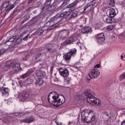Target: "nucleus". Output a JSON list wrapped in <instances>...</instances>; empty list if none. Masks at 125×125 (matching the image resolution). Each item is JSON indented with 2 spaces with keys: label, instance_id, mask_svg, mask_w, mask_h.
I'll return each mask as SVG.
<instances>
[{
  "label": "nucleus",
  "instance_id": "1",
  "mask_svg": "<svg viewBox=\"0 0 125 125\" xmlns=\"http://www.w3.org/2000/svg\"><path fill=\"white\" fill-rule=\"evenodd\" d=\"M79 2V0H76L74 2L67 6V7L69 8L68 11L63 12L60 15L58 14L55 17L51 18L49 21L50 23H54V24L50 25V28L54 29V28L58 27V26H59V23L58 22H60V20H61V18H65L66 19L68 15L70 14V12H72V11H74V10L76 9V6Z\"/></svg>",
  "mask_w": 125,
  "mask_h": 125
},
{
  "label": "nucleus",
  "instance_id": "2",
  "mask_svg": "<svg viewBox=\"0 0 125 125\" xmlns=\"http://www.w3.org/2000/svg\"><path fill=\"white\" fill-rule=\"evenodd\" d=\"M52 93H50L48 96V102L52 106L58 107L65 103V97L62 95L61 98H59V95L51 96Z\"/></svg>",
  "mask_w": 125,
  "mask_h": 125
},
{
  "label": "nucleus",
  "instance_id": "3",
  "mask_svg": "<svg viewBox=\"0 0 125 125\" xmlns=\"http://www.w3.org/2000/svg\"><path fill=\"white\" fill-rule=\"evenodd\" d=\"M84 94L87 97L86 101L88 103H90L92 105L96 106H99V105H101V101H100V100L95 98L91 95V91L90 89L86 90L84 92Z\"/></svg>",
  "mask_w": 125,
  "mask_h": 125
},
{
  "label": "nucleus",
  "instance_id": "4",
  "mask_svg": "<svg viewBox=\"0 0 125 125\" xmlns=\"http://www.w3.org/2000/svg\"><path fill=\"white\" fill-rule=\"evenodd\" d=\"M35 78L36 79L35 82L36 86H41L43 83V79H44L43 73L40 71H37Z\"/></svg>",
  "mask_w": 125,
  "mask_h": 125
},
{
  "label": "nucleus",
  "instance_id": "5",
  "mask_svg": "<svg viewBox=\"0 0 125 125\" xmlns=\"http://www.w3.org/2000/svg\"><path fill=\"white\" fill-rule=\"evenodd\" d=\"M76 54H77V49H71L67 53L63 55V59L66 60V61H69L71 60V58H72V57H75L76 56Z\"/></svg>",
  "mask_w": 125,
  "mask_h": 125
},
{
  "label": "nucleus",
  "instance_id": "6",
  "mask_svg": "<svg viewBox=\"0 0 125 125\" xmlns=\"http://www.w3.org/2000/svg\"><path fill=\"white\" fill-rule=\"evenodd\" d=\"M6 67H12L15 71H19L21 69L20 63L12 62L10 61H8L6 63Z\"/></svg>",
  "mask_w": 125,
  "mask_h": 125
},
{
  "label": "nucleus",
  "instance_id": "7",
  "mask_svg": "<svg viewBox=\"0 0 125 125\" xmlns=\"http://www.w3.org/2000/svg\"><path fill=\"white\" fill-rule=\"evenodd\" d=\"M88 76L90 79H96L100 76V71L97 69H92L89 71Z\"/></svg>",
  "mask_w": 125,
  "mask_h": 125
},
{
  "label": "nucleus",
  "instance_id": "8",
  "mask_svg": "<svg viewBox=\"0 0 125 125\" xmlns=\"http://www.w3.org/2000/svg\"><path fill=\"white\" fill-rule=\"evenodd\" d=\"M93 112L90 110V109H84L81 113L82 119H85L88 116L92 115Z\"/></svg>",
  "mask_w": 125,
  "mask_h": 125
},
{
  "label": "nucleus",
  "instance_id": "9",
  "mask_svg": "<svg viewBox=\"0 0 125 125\" xmlns=\"http://www.w3.org/2000/svg\"><path fill=\"white\" fill-rule=\"evenodd\" d=\"M59 72L60 75L65 78V77H68L69 76V71L67 68L65 67H61L59 69Z\"/></svg>",
  "mask_w": 125,
  "mask_h": 125
},
{
  "label": "nucleus",
  "instance_id": "10",
  "mask_svg": "<svg viewBox=\"0 0 125 125\" xmlns=\"http://www.w3.org/2000/svg\"><path fill=\"white\" fill-rule=\"evenodd\" d=\"M83 122L89 124L90 123H93L95 121V115L93 113L92 114H90L88 117H86L85 119H82Z\"/></svg>",
  "mask_w": 125,
  "mask_h": 125
},
{
  "label": "nucleus",
  "instance_id": "11",
  "mask_svg": "<svg viewBox=\"0 0 125 125\" xmlns=\"http://www.w3.org/2000/svg\"><path fill=\"white\" fill-rule=\"evenodd\" d=\"M45 47L48 52H57V49L53 44H47Z\"/></svg>",
  "mask_w": 125,
  "mask_h": 125
},
{
  "label": "nucleus",
  "instance_id": "12",
  "mask_svg": "<svg viewBox=\"0 0 125 125\" xmlns=\"http://www.w3.org/2000/svg\"><path fill=\"white\" fill-rule=\"evenodd\" d=\"M74 42H75V38L73 37H70L61 44V46H66L68 44H71Z\"/></svg>",
  "mask_w": 125,
  "mask_h": 125
},
{
  "label": "nucleus",
  "instance_id": "13",
  "mask_svg": "<svg viewBox=\"0 0 125 125\" xmlns=\"http://www.w3.org/2000/svg\"><path fill=\"white\" fill-rule=\"evenodd\" d=\"M0 93L2 94V96H8L9 95V89L7 87H0Z\"/></svg>",
  "mask_w": 125,
  "mask_h": 125
},
{
  "label": "nucleus",
  "instance_id": "14",
  "mask_svg": "<svg viewBox=\"0 0 125 125\" xmlns=\"http://www.w3.org/2000/svg\"><path fill=\"white\" fill-rule=\"evenodd\" d=\"M98 43L101 44V43H103L105 41V36H104V33H100L99 34L96 38Z\"/></svg>",
  "mask_w": 125,
  "mask_h": 125
},
{
  "label": "nucleus",
  "instance_id": "15",
  "mask_svg": "<svg viewBox=\"0 0 125 125\" xmlns=\"http://www.w3.org/2000/svg\"><path fill=\"white\" fill-rule=\"evenodd\" d=\"M30 94H32V90H28L26 92H23L21 94V96L23 99H26V98H28L30 96Z\"/></svg>",
  "mask_w": 125,
  "mask_h": 125
},
{
  "label": "nucleus",
  "instance_id": "16",
  "mask_svg": "<svg viewBox=\"0 0 125 125\" xmlns=\"http://www.w3.org/2000/svg\"><path fill=\"white\" fill-rule=\"evenodd\" d=\"M113 18L111 17H104V21L107 24H111L112 23H114V21L113 20Z\"/></svg>",
  "mask_w": 125,
  "mask_h": 125
},
{
  "label": "nucleus",
  "instance_id": "17",
  "mask_svg": "<svg viewBox=\"0 0 125 125\" xmlns=\"http://www.w3.org/2000/svg\"><path fill=\"white\" fill-rule=\"evenodd\" d=\"M69 34H70L69 30H64L61 32V38L66 39L69 37Z\"/></svg>",
  "mask_w": 125,
  "mask_h": 125
},
{
  "label": "nucleus",
  "instance_id": "18",
  "mask_svg": "<svg viewBox=\"0 0 125 125\" xmlns=\"http://www.w3.org/2000/svg\"><path fill=\"white\" fill-rule=\"evenodd\" d=\"M34 117L30 116L22 120V123H31L34 122Z\"/></svg>",
  "mask_w": 125,
  "mask_h": 125
},
{
  "label": "nucleus",
  "instance_id": "19",
  "mask_svg": "<svg viewBox=\"0 0 125 125\" xmlns=\"http://www.w3.org/2000/svg\"><path fill=\"white\" fill-rule=\"evenodd\" d=\"M91 31V27L89 26L84 27L82 29V33L83 34H86L89 33Z\"/></svg>",
  "mask_w": 125,
  "mask_h": 125
},
{
  "label": "nucleus",
  "instance_id": "20",
  "mask_svg": "<svg viewBox=\"0 0 125 125\" xmlns=\"http://www.w3.org/2000/svg\"><path fill=\"white\" fill-rule=\"evenodd\" d=\"M9 1H4L1 5V8L2 9H3V8H7L8 6H9Z\"/></svg>",
  "mask_w": 125,
  "mask_h": 125
},
{
  "label": "nucleus",
  "instance_id": "21",
  "mask_svg": "<svg viewBox=\"0 0 125 125\" xmlns=\"http://www.w3.org/2000/svg\"><path fill=\"white\" fill-rule=\"evenodd\" d=\"M92 5H86L85 7L84 8V10L83 11V13H86L88 11L91 10V9L93 8Z\"/></svg>",
  "mask_w": 125,
  "mask_h": 125
},
{
  "label": "nucleus",
  "instance_id": "22",
  "mask_svg": "<svg viewBox=\"0 0 125 125\" xmlns=\"http://www.w3.org/2000/svg\"><path fill=\"white\" fill-rule=\"evenodd\" d=\"M116 15V11H115V9L114 8H110L109 9V16L114 18Z\"/></svg>",
  "mask_w": 125,
  "mask_h": 125
},
{
  "label": "nucleus",
  "instance_id": "23",
  "mask_svg": "<svg viewBox=\"0 0 125 125\" xmlns=\"http://www.w3.org/2000/svg\"><path fill=\"white\" fill-rule=\"evenodd\" d=\"M15 4L13 3L12 4H11L9 8H8L7 9H6L5 11V15H6L7 14H8V13L9 12V11H10V10H11V9H13V8H14V5Z\"/></svg>",
  "mask_w": 125,
  "mask_h": 125
},
{
  "label": "nucleus",
  "instance_id": "24",
  "mask_svg": "<svg viewBox=\"0 0 125 125\" xmlns=\"http://www.w3.org/2000/svg\"><path fill=\"white\" fill-rule=\"evenodd\" d=\"M43 32H44V30L40 28L36 31V34L37 36H41V35L42 34Z\"/></svg>",
  "mask_w": 125,
  "mask_h": 125
},
{
  "label": "nucleus",
  "instance_id": "25",
  "mask_svg": "<svg viewBox=\"0 0 125 125\" xmlns=\"http://www.w3.org/2000/svg\"><path fill=\"white\" fill-rule=\"evenodd\" d=\"M115 3H116L115 0H110L108 3V7H113V6H115Z\"/></svg>",
  "mask_w": 125,
  "mask_h": 125
},
{
  "label": "nucleus",
  "instance_id": "26",
  "mask_svg": "<svg viewBox=\"0 0 125 125\" xmlns=\"http://www.w3.org/2000/svg\"><path fill=\"white\" fill-rule=\"evenodd\" d=\"M119 81H124V80H125V72L119 76Z\"/></svg>",
  "mask_w": 125,
  "mask_h": 125
},
{
  "label": "nucleus",
  "instance_id": "27",
  "mask_svg": "<svg viewBox=\"0 0 125 125\" xmlns=\"http://www.w3.org/2000/svg\"><path fill=\"white\" fill-rule=\"evenodd\" d=\"M29 76H30V73L29 72H27L26 73H25L23 75H22L21 76V79H25L26 78H28V77H29Z\"/></svg>",
  "mask_w": 125,
  "mask_h": 125
},
{
  "label": "nucleus",
  "instance_id": "28",
  "mask_svg": "<svg viewBox=\"0 0 125 125\" xmlns=\"http://www.w3.org/2000/svg\"><path fill=\"white\" fill-rule=\"evenodd\" d=\"M114 29V25H109L106 27V30L107 31H112Z\"/></svg>",
  "mask_w": 125,
  "mask_h": 125
},
{
  "label": "nucleus",
  "instance_id": "29",
  "mask_svg": "<svg viewBox=\"0 0 125 125\" xmlns=\"http://www.w3.org/2000/svg\"><path fill=\"white\" fill-rule=\"evenodd\" d=\"M16 39V36H13L12 38H9L8 42H7L6 43H7V42H14Z\"/></svg>",
  "mask_w": 125,
  "mask_h": 125
},
{
  "label": "nucleus",
  "instance_id": "30",
  "mask_svg": "<svg viewBox=\"0 0 125 125\" xmlns=\"http://www.w3.org/2000/svg\"><path fill=\"white\" fill-rule=\"evenodd\" d=\"M41 55H42V54L41 53H39L37 55H36V56L35 57V60H36V62H39V61H40V56H41Z\"/></svg>",
  "mask_w": 125,
  "mask_h": 125
},
{
  "label": "nucleus",
  "instance_id": "31",
  "mask_svg": "<svg viewBox=\"0 0 125 125\" xmlns=\"http://www.w3.org/2000/svg\"><path fill=\"white\" fill-rule=\"evenodd\" d=\"M47 8H48V5L44 4V5L42 7V11H47Z\"/></svg>",
  "mask_w": 125,
  "mask_h": 125
},
{
  "label": "nucleus",
  "instance_id": "32",
  "mask_svg": "<svg viewBox=\"0 0 125 125\" xmlns=\"http://www.w3.org/2000/svg\"><path fill=\"white\" fill-rule=\"evenodd\" d=\"M71 81V78H66L65 79V80H64V83H65L66 84H69V83H70Z\"/></svg>",
  "mask_w": 125,
  "mask_h": 125
},
{
  "label": "nucleus",
  "instance_id": "33",
  "mask_svg": "<svg viewBox=\"0 0 125 125\" xmlns=\"http://www.w3.org/2000/svg\"><path fill=\"white\" fill-rule=\"evenodd\" d=\"M97 4V2L96 0H93L91 2L90 5H92V7L96 6V4Z\"/></svg>",
  "mask_w": 125,
  "mask_h": 125
},
{
  "label": "nucleus",
  "instance_id": "34",
  "mask_svg": "<svg viewBox=\"0 0 125 125\" xmlns=\"http://www.w3.org/2000/svg\"><path fill=\"white\" fill-rule=\"evenodd\" d=\"M55 7L53 5H51V6H48L47 9V11H52V10H53V9H54Z\"/></svg>",
  "mask_w": 125,
  "mask_h": 125
},
{
  "label": "nucleus",
  "instance_id": "35",
  "mask_svg": "<svg viewBox=\"0 0 125 125\" xmlns=\"http://www.w3.org/2000/svg\"><path fill=\"white\" fill-rule=\"evenodd\" d=\"M13 115H14V116L16 117V118H20L21 116V113L16 112V113H13Z\"/></svg>",
  "mask_w": 125,
  "mask_h": 125
},
{
  "label": "nucleus",
  "instance_id": "36",
  "mask_svg": "<svg viewBox=\"0 0 125 125\" xmlns=\"http://www.w3.org/2000/svg\"><path fill=\"white\" fill-rule=\"evenodd\" d=\"M78 14H79V12H78V11H75V12H73L71 14V18H74V17H76V16H77V15H78Z\"/></svg>",
  "mask_w": 125,
  "mask_h": 125
},
{
  "label": "nucleus",
  "instance_id": "37",
  "mask_svg": "<svg viewBox=\"0 0 125 125\" xmlns=\"http://www.w3.org/2000/svg\"><path fill=\"white\" fill-rule=\"evenodd\" d=\"M25 56H26V58H23V60L24 61H27L28 59H29V58H28V56H29V54L28 53V52H26L24 54Z\"/></svg>",
  "mask_w": 125,
  "mask_h": 125
},
{
  "label": "nucleus",
  "instance_id": "38",
  "mask_svg": "<svg viewBox=\"0 0 125 125\" xmlns=\"http://www.w3.org/2000/svg\"><path fill=\"white\" fill-rule=\"evenodd\" d=\"M20 10V8H19V7H17L13 11L12 13V15H14L15 14V12H17V11H19V10Z\"/></svg>",
  "mask_w": 125,
  "mask_h": 125
},
{
  "label": "nucleus",
  "instance_id": "39",
  "mask_svg": "<svg viewBox=\"0 0 125 125\" xmlns=\"http://www.w3.org/2000/svg\"><path fill=\"white\" fill-rule=\"evenodd\" d=\"M51 0H46L45 4L49 6V5H50V3H51Z\"/></svg>",
  "mask_w": 125,
  "mask_h": 125
},
{
  "label": "nucleus",
  "instance_id": "40",
  "mask_svg": "<svg viewBox=\"0 0 125 125\" xmlns=\"http://www.w3.org/2000/svg\"><path fill=\"white\" fill-rule=\"evenodd\" d=\"M16 42L18 43V44H20L21 42H22V39L21 38H18L16 40Z\"/></svg>",
  "mask_w": 125,
  "mask_h": 125
},
{
  "label": "nucleus",
  "instance_id": "41",
  "mask_svg": "<svg viewBox=\"0 0 125 125\" xmlns=\"http://www.w3.org/2000/svg\"><path fill=\"white\" fill-rule=\"evenodd\" d=\"M69 1H70V0H64V2H63V4L64 5H66L69 3Z\"/></svg>",
  "mask_w": 125,
  "mask_h": 125
},
{
  "label": "nucleus",
  "instance_id": "42",
  "mask_svg": "<svg viewBox=\"0 0 125 125\" xmlns=\"http://www.w3.org/2000/svg\"><path fill=\"white\" fill-rule=\"evenodd\" d=\"M30 37V34H28L26 36L22 39L23 41H28V38Z\"/></svg>",
  "mask_w": 125,
  "mask_h": 125
},
{
  "label": "nucleus",
  "instance_id": "43",
  "mask_svg": "<svg viewBox=\"0 0 125 125\" xmlns=\"http://www.w3.org/2000/svg\"><path fill=\"white\" fill-rule=\"evenodd\" d=\"M4 51H5V50L3 48L0 50V56L2 54V53H3V52H4Z\"/></svg>",
  "mask_w": 125,
  "mask_h": 125
},
{
  "label": "nucleus",
  "instance_id": "44",
  "mask_svg": "<svg viewBox=\"0 0 125 125\" xmlns=\"http://www.w3.org/2000/svg\"><path fill=\"white\" fill-rule=\"evenodd\" d=\"M29 19H30V16H26V17L24 19L23 21H27L29 20Z\"/></svg>",
  "mask_w": 125,
  "mask_h": 125
},
{
  "label": "nucleus",
  "instance_id": "45",
  "mask_svg": "<svg viewBox=\"0 0 125 125\" xmlns=\"http://www.w3.org/2000/svg\"><path fill=\"white\" fill-rule=\"evenodd\" d=\"M14 1V4H16V3H19V1H20V0H13Z\"/></svg>",
  "mask_w": 125,
  "mask_h": 125
},
{
  "label": "nucleus",
  "instance_id": "46",
  "mask_svg": "<svg viewBox=\"0 0 125 125\" xmlns=\"http://www.w3.org/2000/svg\"><path fill=\"white\" fill-rule=\"evenodd\" d=\"M121 5H122V6H124V7H125V0L122 1L121 3Z\"/></svg>",
  "mask_w": 125,
  "mask_h": 125
},
{
  "label": "nucleus",
  "instance_id": "47",
  "mask_svg": "<svg viewBox=\"0 0 125 125\" xmlns=\"http://www.w3.org/2000/svg\"><path fill=\"white\" fill-rule=\"evenodd\" d=\"M100 64H96L94 67V68H100Z\"/></svg>",
  "mask_w": 125,
  "mask_h": 125
},
{
  "label": "nucleus",
  "instance_id": "48",
  "mask_svg": "<svg viewBox=\"0 0 125 125\" xmlns=\"http://www.w3.org/2000/svg\"><path fill=\"white\" fill-rule=\"evenodd\" d=\"M55 123H56V124L57 125H62V123H59V122H57V121H56Z\"/></svg>",
  "mask_w": 125,
  "mask_h": 125
},
{
  "label": "nucleus",
  "instance_id": "49",
  "mask_svg": "<svg viewBox=\"0 0 125 125\" xmlns=\"http://www.w3.org/2000/svg\"><path fill=\"white\" fill-rule=\"evenodd\" d=\"M2 12V8H0V13H1Z\"/></svg>",
  "mask_w": 125,
  "mask_h": 125
},
{
  "label": "nucleus",
  "instance_id": "50",
  "mask_svg": "<svg viewBox=\"0 0 125 125\" xmlns=\"http://www.w3.org/2000/svg\"><path fill=\"white\" fill-rule=\"evenodd\" d=\"M122 125H125V121H124L123 122H122Z\"/></svg>",
  "mask_w": 125,
  "mask_h": 125
},
{
  "label": "nucleus",
  "instance_id": "51",
  "mask_svg": "<svg viewBox=\"0 0 125 125\" xmlns=\"http://www.w3.org/2000/svg\"><path fill=\"white\" fill-rule=\"evenodd\" d=\"M33 0H29L28 1L29 3H30V2H32V1H33Z\"/></svg>",
  "mask_w": 125,
  "mask_h": 125
},
{
  "label": "nucleus",
  "instance_id": "52",
  "mask_svg": "<svg viewBox=\"0 0 125 125\" xmlns=\"http://www.w3.org/2000/svg\"><path fill=\"white\" fill-rule=\"evenodd\" d=\"M121 59H123L124 58V56L123 55H121Z\"/></svg>",
  "mask_w": 125,
  "mask_h": 125
},
{
  "label": "nucleus",
  "instance_id": "53",
  "mask_svg": "<svg viewBox=\"0 0 125 125\" xmlns=\"http://www.w3.org/2000/svg\"><path fill=\"white\" fill-rule=\"evenodd\" d=\"M24 22H26V21H24V20L22 21V23H24Z\"/></svg>",
  "mask_w": 125,
  "mask_h": 125
},
{
  "label": "nucleus",
  "instance_id": "54",
  "mask_svg": "<svg viewBox=\"0 0 125 125\" xmlns=\"http://www.w3.org/2000/svg\"><path fill=\"white\" fill-rule=\"evenodd\" d=\"M90 80H89V79L87 80V82H90Z\"/></svg>",
  "mask_w": 125,
  "mask_h": 125
},
{
  "label": "nucleus",
  "instance_id": "55",
  "mask_svg": "<svg viewBox=\"0 0 125 125\" xmlns=\"http://www.w3.org/2000/svg\"><path fill=\"white\" fill-rule=\"evenodd\" d=\"M4 123H6V120H4Z\"/></svg>",
  "mask_w": 125,
  "mask_h": 125
},
{
  "label": "nucleus",
  "instance_id": "56",
  "mask_svg": "<svg viewBox=\"0 0 125 125\" xmlns=\"http://www.w3.org/2000/svg\"><path fill=\"white\" fill-rule=\"evenodd\" d=\"M1 1V0H0V3Z\"/></svg>",
  "mask_w": 125,
  "mask_h": 125
},
{
  "label": "nucleus",
  "instance_id": "57",
  "mask_svg": "<svg viewBox=\"0 0 125 125\" xmlns=\"http://www.w3.org/2000/svg\"><path fill=\"white\" fill-rule=\"evenodd\" d=\"M31 73H33V71H31Z\"/></svg>",
  "mask_w": 125,
  "mask_h": 125
}]
</instances>
